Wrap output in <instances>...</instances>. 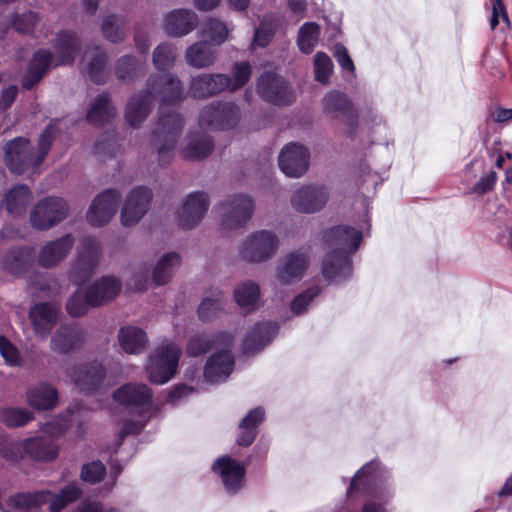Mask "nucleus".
Instances as JSON below:
<instances>
[{
  "label": "nucleus",
  "mask_w": 512,
  "mask_h": 512,
  "mask_svg": "<svg viewBox=\"0 0 512 512\" xmlns=\"http://www.w3.org/2000/svg\"><path fill=\"white\" fill-rule=\"evenodd\" d=\"M142 429V426L138 422L134 421H126L119 432V443L118 445H121L123 439L131 434H138Z\"/></svg>",
  "instance_id": "774afa93"
},
{
  "label": "nucleus",
  "mask_w": 512,
  "mask_h": 512,
  "mask_svg": "<svg viewBox=\"0 0 512 512\" xmlns=\"http://www.w3.org/2000/svg\"><path fill=\"white\" fill-rule=\"evenodd\" d=\"M224 294L218 288L205 291L204 297L198 306V317L203 322L216 318L224 310Z\"/></svg>",
  "instance_id": "f704fd0d"
},
{
  "label": "nucleus",
  "mask_w": 512,
  "mask_h": 512,
  "mask_svg": "<svg viewBox=\"0 0 512 512\" xmlns=\"http://www.w3.org/2000/svg\"><path fill=\"white\" fill-rule=\"evenodd\" d=\"M23 451L35 461H51L57 456V447L50 437L28 438L22 443Z\"/></svg>",
  "instance_id": "473e14b6"
},
{
  "label": "nucleus",
  "mask_w": 512,
  "mask_h": 512,
  "mask_svg": "<svg viewBox=\"0 0 512 512\" xmlns=\"http://www.w3.org/2000/svg\"><path fill=\"white\" fill-rule=\"evenodd\" d=\"M141 69L139 59L133 55H124L115 63V75L117 79L125 84L134 82Z\"/></svg>",
  "instance_id": "a18cd8bd"
},
{
  "label": "nucleus",
  "mask_w": 512,
  "mask_h": 512,
  "mask_svg": "<svg viewBox=\"0 0 512 512\" xmlns=\"http://www.w3.org/2000/svg\"><path fill=\"white\" fill-rule=\"evenodd\" d=\"M60 306L56 303L40 302L29 311V319L35 334L45 337L56 325Z\"/></svg>",
  "instance_id": "412c9836"
},
{
  "label": "nucleus",
  "mask_w": 512,
  "mask_h": 512,
  "mask_svg": "<svg viewBox=\"0 0 512 512\" xmlns=\"http://www.w3.org/2000/svg\"><path fill=\"white\" fill-rule=\"evenodd\" d=\"M106 473V468L101 461H93L83 465L81 478L90 483H98Z\"/></svg>",
  "instance_id": "052dcab7"
},
{
  "label": "nucleus",
  "mask_w": 512,
  "mask_h": 512,
  "mask_svg": "<svg viewBox=\"0 0 512 512\" xmlns=\"http://www.w3.org/2000/svg\"><path fill=\"white\" fill-rule=\"evenodd\" d=\"M67 376L81 391L91 393L102 384L105 369L101 363L93 361L69 368L67 370Z\"/></svg>",
  "instance_id": "2eb2a0df"
},
{
  "label": "nucleus",
  "mask_w": 512,
  "mask_h": 512,
  "mask_svg": "<svg viewBox=\"0 0 512 512\" xmlns=\"http://www.w3.org/2000/svg\"><path fill=\"white\" fill-rule=\"evenodd\" d=\"M198 15L189 9H175L166 14L163 28L170 37H183L198 25Z\"/></svg>",
  "instance_id": "4be33fe9"
},
{
  "label": "nucleus",
  "mask_w": 512,
  "mask_h": 512,
  "mask_svg": "<svg viewBox=\"0 0 512 512\" xmlns=\"http://www.w3.org/2000/svg\"><path fill=\"white\" fill-rule=\"evenodd\" d=\"M38 19L39 17L36 12L27 11L23 14H16L13 18L12 25L17 32L29 34L34 30Z\"/></svg>",
  "instance_id": "6e6d98bb"
},
{
  "label": "nucleus",
  "mask_w": 512,
  "mask_h": 512,
  "mask_svg": "<svg viewBox=\"0 0 512 512\" xmlns=\"http://www.w3.org/2000/svg\"><path fill=\"white\" fill-rule=\"evenodd\" d=\"M215 45L202 40L189 46L185 52V59L188 65L201 69L214 64L217 50Z\"/></svg>",
  "instance_id": "72a5a7b5"
},
{
  "label": "nucleus",
  "mask_w": 512,
  "mask_h": 512,
  "mask_svg": "<svg viewBox=\"0 0 512 512\" xmlns=\"http://www.w3.org/2000/svg\"><path fill=\"white\" fill-rule=\"evenodd\" d=\"M74 245V238L66 234L48 242L41 248L38 255V263L41 267L51 268L64 260Z\"/></svg>",
  "instance_id": "b1692460"
},
{
  "label": "nucleus",
  "mask_w": 512,
  "mask_h": 512,
  "mask_svg": "<svg viewBox=\"0 0 512 512\" xmlns=\"http://www.w3.org/2000/svg\"><path fill=\"white\" fill-rule=\"evenodd\" d=\"M496 173L491 171L486 176L482 177L472 188V191L477 194H485L491 191L496 183Z\"/></svg>",
  "instance_id": "0e129e2a"
},
{
  "label": "nucleus",
  "mask_w": 512,
  "mask_h": 512,
  "mask_svg": "<svg viewBox=\"0 0 512 512\" xmlns=\"http://www.w3.org/2000/svg\"><path fill=\"white\" fill-rule=\"evenodd\" d=\"M115 145V140H113L112 143L110 139L106 140V138H101L95 143L94 151L96 154L112 157L115 155Z\"/></svg>",
  "instance_id": "338daca9"
},
{
  "label": "nucleus",
  "mask_w": 512,
  "mask_h": 512,
  "mask_svg": "<svg viewBox=\"0 0 512 512\" xmlns=\"http://www.w3.org/2000/svg\"><path fill=\"white\" fill-rule=\"evenodd\" d=\"M234 357L230 350L223 349L213 354L204 367V377L210 383L225 381L234 367Z\"/></svg>",
  "instance_id": "393cba45"
},
{
  "label": "nucleus",
  "mask_w": 512,
  "mask_h": 512,
  "mask_svg": "<svg viewBox=\"0 0 512 512\" xmlns=\"http://www.w3.org/2000/svg\"><path fill=\"white\" fill-rule=\"evenodd\" d=\"M276 25L268 19L261 20L254 33V43L259 47H266L274 36Z\"/></svg>",
  "instance_id": "13d9d810"
},
{
  "label": "nucleus",
  "mask_w": 512,
  "mask_h": 512,
  "mask_svg": "<svg viewBox=\"0 0 512 512\" xmlns=\"http://www.w3.org/2000/svg\"><path fill=\"white\" fill-rule=\"evenodd\" d=\"M53 47L58 58L56 65H71L81 51L82 43L75 32L61 30L54 39Z\"/></svg>",
  "instance_id": "a878e982"
},
{
  "label": "nucleus",
  "mask_w": 512,
  "mask_h": 512,
  "mask_svg": "<svg viewBox=\"0 0 512 512\" xmlns=\"http://www.w3.org/2000/svg\"><path fill=\"white\" fill-rule=\"evenodd\" d=\"M334 57L336 58L338 64L349 72H354L355 66L350 58L347 49L342 44L335 45Z\"/></svg>",
  "instance_id": "e2e57ef3"
},
{
  "label": "nucleus",
  "mask_w": 512,
  "mask_h": 512,
  "mask_svg": "<svg viewBox=\"0 0 512 512\" xmlns=\"http://www.w3.org/2000/svg\"><path fill=\"white\" fill-rule=\"evenodd\" d=\"M127 20L122 15H107L101 25L104 38L114 44L124 41L126 36Z\"/></svg>",
  "instance_id": "79ce46f5"
},
{
  "label": "nucleus",
  "mask_w": 512,
  "mask_h": 512,
  "mask_svg": "<svg viewBox=\"0 0 512 512\" xmlns=\"http://www.w3.org/2000/svg\"><path fill=\"white\" fill-rule=\"evenodd\" d=\"M115 113L109 94L103 93L95 98L87 113V121L93 125L102 126L110 122Z\"/></svg>",
  "instance_id": "ea45409f"
},
{
  "label": "nucleus",
  "mask_w": 512,
  "mask_h": 512,
  "mask_svg": "<svg viewBox=\"0 0 512 512\" xmlns=\"http://www.w3.org/2000/svg\"><path fill=\"white\" fill-rule=\"evenodd\" d=\"M328 199L327 190L322 186H303L291 198L292 206L302 213H315L321 210Z\"/></svg>",
  "instance_id": "6ab92c4d"
},
{
  "label": "nucleus",
  "mask_w": 512,
  "mask_h": 512,
  "mask_svg": "<svg viewBox=\"0 0 512 512\" xmlns=\"http://www.w3.org/2000/svg\"><path fill=\"white\" fill-rule=\"evenodd\" d=\"M31 251L27 247H15L8 250L2 258V267L10 274H22L30 267Z\"/></svg>",
  "instance_id": "4c0bfd02"
},
{
  "label": "nucleus",
  "mask_w": 512,
  "mask_h": 512,
  "mask_svg": "<svg viewBox=\"0 0 512 512\" xmlns=\"http://www.w3.org/2000/svg\"><path fill=\"white\" fill-rule=\"evenodd\" d=\"M152 191L147 187H137L127 196L121 211V223L125 227L136 225L148 211Z\"/></svg>",
  "instance_id": "ddd939ff"
},
{
  "label": "nucleus",
  "mask_w": 512,
  "mask_h": 512,
  "mask_svg": "<svg viewBox=\"0 0 512 512\" xmlns=\"http://www.w3.org/2000/svg\"><path fill=\"white\" fill-rule=\"evenodd\" d=\"M323 237L330 249L322 262L324 278L336 283L348 279L352 272L351 255L360 246L362 233L349 226H336L325 231Z\"/></svg>",
  "instance_id": "f03ea898"
},
{
  "label": "nucleus",
  "mask_w": 512,
  "mask_h": 512,
  "mask_svg": "<svg viewBox=\"0 0 512 512\" xmlns=\"http://www.w3.org/2000/svg\"><path fill=\"white\" fill-rule=\"evenodd\" d=\"M121 282L113 276H103L87 289L89 300L95 307L112 301L121 290Z\"/></svg>",
  "instance_id": "c756f323"
},
{
  "label": "nucleus",
  "mask_w": 512,
  "mask_h": 512,
  "mask_svg": "<svg viewBox=\"0 0 512 512\" xmlns=\"http://www.w3.org/2000/svg\"><path fill=\"white\" fill-rule=\"evenodd\" d=\"M86 340L85 330L77 325H62L51 337L50 348L59 354H69L79 349Z\"/></svg>",
  "instance_id": "f3484780"
},
{
  "label": "nucleus",
  "mask_w": 512,
  "mask_h": 512,
  "mask_svg": "<svg viewBox=\"0 0 512 512\" xmlns=\"http://www.w3.org/2000/svg\"><path fill=\"white\" fill-rule=\"evenodd\" d=\"M91 307L92 302L89 300V293L77 290L73 293L67 301L66 310L72 317H80L85 315Z\"/></svg>",
  "instance_id": "864d4df0"
},
{
  "label": "nucleus",
  "mask_w": 512,
  "mask_h": 512,
  "mask_svg": "<svg viewBox=\"0 0 512 512\" xmlns=\"http://www.w3.org/2000/svg\"><path fill=\"white\" fill-rule=\"evenodd\" d=\"M181 258L179 254L170 252L165 254L157 262L153 270V281L156 285L168 283L177 267L180 265Z\"/></svg>",
  "instance_id": "37998d69"
},
{
  "label": "nucleus",
  "mask_w": 512,
  "mask_h": 512,
  "mask_svg": "<svg viewBox=\"0 0 512 512\" xmlns=\"http://www.w3.org/2000/svg\"><path fill=\"white\" fill-rule=\"evenodd\" d=\"M83 252L73 266L72 274L75 280L85 281L94 272L100 254V243L96 238L87 236L82 240Z\"/></svg>",
  "instance_id": "aec40b11"
},
{
  "label": "nucleus",
  "mask_w": 512,
  "mask_h": 512,
  "mask_svg": "<svg viewBox=\"0 0 512 512\" xmlns=\"http://www.w3.org/2000/svg\"><path fill=\"white\" fill-rule=\"evenodd\" d=\"M214 472L221 475L223 485L228 493L235 494L242 485L245 468L230 457L218 458L212 466Z\"/></svg>",
  "instance_id": "5701e85b"
},
{
  "label": "nucleus",
  "mask_w": 512,
  "mask_h": 512,
  "mask_svg": "<svg viewBox=\"0 0 512 512\" xmlns=\"http://www.w3.org/2000/svg\"><path fill=\"white\" fill-rule=\"evenodd\" d=\"M227 36V26L215 18L207 19L201 28V37L203 40L215 46H219L224 43Z\"/></svg>",
  "instance_id": "09e8293b"
},
{
  "label": "nucleus",
  "mask_w": 512,
  "mask_h": 512,
  "mask_svg": "<svg viewBox=\"0 0 512 512\" xmlns=\"http://www.w3.org/2000/svg\"><path fill=\"white\" fill-rule=\"evenodd\" d=\"M315 79L321 83H327L333 70V62L330 57L323 52H318L314 56Z\"/></svg>",
  "instance_id": "5fc2aeb1"
},
{
  "label": "nucleus",
  "mask_w": 512,
  "mask_h": 512,
  "mask_svg": "<svg viewBox=\"0 0 512 512\" xmlns=\"http://www.w3.org/2000/svg\"><path fill=\"white\" fill-rule=\"evenodd\" d=\"M213 147L214 143L209 135L204 133L190 134L188 143L183 148L181 154L188 160H201L210 155Z\"/></svg>",
  "instance_id": "58836bf2"
},
{
  "label": "nucleus",
  "mask_w": 512,
  "mask_h": 512,
  "mask_svg": "<svg viewBox=\"0 0 512 512\" xmlns=\"http://www.w3.org/2000/svg\"><path fill=\"white\" fill-rule=\"evenodd\" d=\"M310 257L307 251L296 250L286 254L276 269V279L280 284H291L302 278L307 270Z\"/></svg>",
  "instance_id": "dca6fc26"
},
{
  "label": "nucleus",
  "mask_w": 512,
  "mask_h": 512,
  "mask_svg": "<svg viewBox=\"0 0 512 512\" xmlns=\"http://www.w3.org/2000/svg\"><path fill=\"white\" fill-rule=\"evenodd\" d=\"M121 194L115 189H106L96 196L86 214L87 221L95 227L106 225L115 215Z\"/></svg>",
  "instance_id": "9d476101"
},
{
  "label": "nucleus",
  "mask_w": 512,
  "mask_h": 512,
  "mask_svg": "<svg viewBox=\"0 0 512 512\" xmlns=\"http://www.w3.org/2000/svg\"><path fill=\"white\" fill-rule=\"evenodd\" d=\"M256 91L259 97L273 105H290L294 94L287 81L273 72L263 73L257 80Z\"/></svg>",
  "instance_id": "6e6552de"
},
{
  "label": "nucleus",
  "mask_w": 512,
  "mask_h": 512,
  "mask_svg": "<svg viewBox=\"0 0 512 512\" xmlns=\"http://www.w3.org/2000/svg\"><path fill=\"white\" fill-rule=\"evenodd\" d=\"M320 288L313 286L297 295L291 302V311L295 314H301L306 311L310 302L320 294Z\"/></svg>",
  "instance_id": "bf43d9fd"
},
{
  "label": "nucleus",
  "mask_w": 512,
  "mask_h": 512,
  "mask_svg": "<svg viewBox=\"0 0 512 512\" xmlns=\"http://www.w3.org/2000/svg\"><path fill=\"white\" fill-rule=\"evenodd\" d=\"M252 67L247 61L237 62L233 66V81L230 86L232 91L243 87L250 79Z\"/></svg>",
  "instance_id": "4d7b16f0"
},
{
  "label": "nucleus",
  "mask_w": 512,
  "mask_h": 512,
  "mask_svg": "<svg viewBox=\"0 0 512 512\" xmlns=\"http://www.w3.org/2000/svg\"><path fill=\"white\" fill-rule=\"evenodd\" d=\"M53 61V54L48 49H39L30 60L28 70L22 79V87L32 89L45 75Z\"/></svg>",
  "instance_id": "c85d7f7f"
},
{
  "label": "nucleus",
  "mask_w": 512,
  "mask_h": 512,
  "mask_svg": "<svg viewBox=\"0 0 512 512\" xmlns=\"http://www.w3.org/2000/svg\"><path fill=\"white\" fill-rule=\"evenodd\" d=\"M81 496V490L76 485L70 484L63 487L58 494L52 495L49 502L51 512H60L69 503L76 501Z\"/></svg>",
  "instance_id": "3c124183"
},
{
  "label": "nucleus",
  "mask_w": 512,
  "mask_h": 512,
  "mask_svg": "<svg viewBox=\"0 0 512 512\" xmlns=\"http://www.w3.org/2000/svg\"><path fill=\"white\" fill-rule=\"evenodd\" d=\"M240 120V108L232 102L214 101L200 111L198 124L211 130H229Z\"/></svg>",
  "instance_id": "39448f33"
},
{
  "label": "nucleus",
  "mask_w": 512,
  "mask_h": 512,
  "mask_svg": "<svg viewBox=\"0 0 512 512\" xmlns=\"http://www.w3.org/2000/svg\"><path fill=\"white\" fill-rule=\"evenodd\" d=\"M259 296V285L250 280L240 283L234 289V299L236 303L247 311L256 309Z\"/></svg>",
  "instance_id": "c03bdc74"
},
{
  "label": "nucleus",
  "mask_w": 512,
  "mask_h": 512,
  "mask_svg": "<svg viewBox=\"0 0 512 512\" xmlns=\"http://www.w3.org/2000/svg\"><path fill=\"white\" fill-rule=\"evenodd\" d=\"M180 352V348L172 343L158 347L146 367L149 381L154 384L168 382L176 373Z\"/></svg>",
  "instance_id": "20e7f679"
},
{
  "label": "nucleus",
  "mask_w": 512,
  "mask_h": 512,
  "mask_svg": "<svg viewBox=\"0 0 512 512\" xmlns=\"http://www.w3.org/2000/svg\"><path fill=\"white\" fill-rule=\"evenodd\" d=\"M323 109L332 118H345L349 129L347 134L352 137L358 125V113L351 100L343 93L330 91L323 98Z\"/></svg>",
  "instance_id": "4468645a"
},
{
  "label": "nucleus",
  "mask_w": 512,
  "mask_h": 512,
  "mask_svg": "<svg viewBox=\"0 0 512 512\" xmlns=\"http://www.w3.org/2000/svg\"><path fill=\"white\" fill-rule=\"evenodd\" d=\"M278 326L272 322H259L248 332L243 340L244 354H254L266 346L276 335Z\"/></svg>",
  "instance_id": "bb28decb"
},
{
  "label": "nucleus",
  "mask_w": 512,
  "mask_h": 512,
  "mask_svg": "<svg viewBox=\"0 0 512 512\" xmlns=\"http://www.w3.org/2000/svg\"><path fill=\"white\" fill-rule=\"evenodd\" d=\"M278 249L277 236L267 230H260L250 235L243 243L240 255L251 263H260L271 258Z\"/></svg>",
  "instance_id": "1a4fd4ad"
},
{
  "label": "nucleus",
  "mask_w": 512,
  "mask_h": 512,
  "mask_svg": "<svg viewBox=\"0 0 512 512\" xmlns=\"http://www.w3.org/2000/svg\"><path fill=\"white\" fill-rule=\"evenodd\" d=\"M107 62L106 52L99 46L93 47L91 58L85 67V71L93 83L98 85L106 83L108 77Z\"/></svg>",
  "instance_id": "a19ab883"
},
{
  "label": "nucleus",
  "mask_w": 512,
  "mask_h": 512,
  "mask_svg": "<svg viewBox=\"0 0 512 512\" xmlns=\"http://www.w3.org/2000/svg\"><path fill=\"white\" fill-rule=\"evenodd\" d=\"M156 97L161 102L159 119L152 131V143L157 149L159 165L165 167L173 158V151L184 124L178 112H165L166 107L184 100L183 86L178 77L173 74L151 75L147 79L146 88L129 99L125 118L131 127L138 128L150 114Z\"/></svg>",
  "instance_id": "f257e3e1"
},
{
  "label": "nucleus",
  "mask_w": 512,
  "mask_h": 512,
  "mask_svg": "<svg viewBox=\"0 0 512 512\" xmlns=\"http://www.w3.org/2000/svg\"><path fill=\"white\" fill-rule=\"evenodd\" d=\"M118 340L122 349L129 354L142 353L148 343L145 331L135 326L122 327L118 333Z\"/></svg>",
  "instance_id": "c9c22d12"
},
{
  "label": "nucleus",
  "mask_w": 512,
  "mask_h": 512,
  "mask_svg": "<svg viewBox=\"0 0 512 512\" xmlns=\"http://www.w3.org/2000/svg\"><path fill=\"white\" fill-rule=\"evenodd\" d=\"M32 199V193L27 185H17L6 195V209L10 214L17 215L25 210Z\"/></svg>",
  "instance_id": "49530a36"
},
{
  "label": "nucleus",
  "mask_w": 512,
  "mask_h": 512,
  "mask_svg": "<svg viewBox=\"0 0 512 512\" xmlns=\"http://www.w3.org/2000/svg\"><path fill=\"white\" fill-rule=\"evenodd\" d=\"M210 205L207 193L196 191L190 193L178 211V224L183 229H192L204 218Z\"/></svg>",
  "instance_id": "f8f14e48"
},
{
  "label": "nucleus",
  "mask_w": 512,
  "mask_h": 512,
  "mask_svg": "<svg viewBox=\"0 0 512 512\" xmlns=\"http://www.w3.org/2000/svg\"><path fill=\"white\" fill-rule=\"evenodd\" d=\"M231 77L226 74H199L193 77L189 86L192 97L205 99L217 95L230 86Z\"/></svg>",
  "instance_id": "a211bd4d"
},
{
  "label": "nucleus",
  "mask_w": 512,
  "mask_h": 512,
  "mask_svg": "<svg viewBox=\"0 0 512 512\" xmlns=\"http://www.w3.org/2000/svg\"><path fill=\"white\" fill-rule=\"evenodd\" d=\"M309 150L298 143L291 142L285 145L278 157L281 171L288 177H300L309 167Z\"/></svg>",
  "instance_id": "9b49d317"
},
{
  "label": "nucleus",
  "mask_w": 512,
  "mask_h": 512,
  "mask_svg": "<svg viewBox=\"0 0 512 512\" xmlns=\"http://www.w3.org/2000/svg\"><path fill=\"white\" fill-rule=\"evenodd\" d=\"M67 202L56 196L39 200L30 212V223L37 230H49L63 221L68 214Z\"/></svg>",
  "instance_id": "0eeeda50"
},
{
  "label": "nucleus",
  "mask_w": 512,
  "mask_h": 512,
  "mask_svg": "<svg viewBox=\"0 0 512 512\" xmlns=\"http://www.w3.org/2000/svg\"><path fill=\"white\" fill-rule=\"evenodd\" d=\"M221 229L231 231L244 227L251 219L254 212V202L246 194L229 196L220 203Z\"/></svg>",
  "instance_id": "423d86ee"
},
{
  "label": "nucleus",
  "mask_w": 512,
  "mask_h": 512,
  "mask_svg": "<svg viewBox=\"0 0 512 512\" xmlns=\"http://www.w3.org/2000/svg\"><path fill=\"white\" fill-rule=\"evenodd\" d=\"M26 401L36 410H50L58 402V391L54 386L42 382L27 389Z\"/></svg>",
  "instance_id": "2f4dec72"
},
{
  "label": "nucleus",
  "mask_w": 512,
  "mask_h": 512,
  "mask_svg": "<svg viewBox=\"0 0 512 512\" xmlns=\"http://www.w3.org/2000/svg\"><path fill=\"white\" fill-rule=\"evenodd\" d=\"M265 412L261 407L249 411L239 424L241 433L237 437L239 446H250L257 436V427L264 420Z\"/></svg>",
  "instance_id": "e433bc0d"
},
{
  "label": "nucleus",
  "mask_w": 512,
  "mask_h": 512,
  "mask_svg": "<svg viewBox=\"0 0 512 512\" xmlns=\"http://www.w3.org/2000/svg\"><path fill=\"white\" fill-rule=\"evenodd\" d=\"M0 354L11 365H19L21 362L19 351L4 335H0Z\"/></svg>",
  "instance_id": "680f3d73"
},
{
  "label": "nucleus",
  "mask_w": 512,
  "mask_h": 512,
  "mask_svg": "<svg viewBox=\"0 0 512 512\" xmlns=\"http://www.w3.org/2000/svg\"><path fill=\"white\" fill-rule=\"evenodd\" d=\"M234 337L228 332H219L213 336L208 334H198L191 337L187 343V353L192 357H197L208 352L211 348L220 345L230 346Z\"/></svg>",
  "instance_id": "7c9ffc66"
},
{
  "label": "nucleus",
  "mask_w": 512,
  "mask_h": 512,
  "mask_svg": "<svg viewBox=\"0 0 512 512\" xmlns=\"http://www.w3.org/2000/svg\"><path fill=\"white\" fill-rule=\"evenodd\" d=\"M59 120L50 121L41 133L36 153L30 141L24 137H16L4 146V160L7 168L14 174H23L30 167L38 168L45 160L50 147L58 134Z\"/></svg>",
  "instance_id": "7ed1b4c3"
},
{
  "label": "nucleus",
  "mask_w": 512,
  "mask_h": 512,
  "mask_svg": "<svg viewBox=\"0 0 512 512\" xmlns=\"http://www.w3.org/2000/svg\"><path fill=\"white\" fill-rule=\"evenodd\" d=\"M113 398L128 407H145L151 402L152 391L145 384L127 383L114 392Z\"/></svg>",
  "instance_id": "cd10ccee"
},
{
  "label": "nucleus",
  "mask_w": 512,
  "mask_h": 512,
  "mask_svg": "<svg viewBox=\"0 0 512 512\" xmlns=\"http://www.w3.org/2000/svg\"><path fill=\"white\" fill-rule=\"evenodd\" d=\"M17 94L18 88L15 85L3 89L0 95V109L7 110L16 99Z\"/></svg>",
  "instance_id": "69168bd1"
},
{
  "label": "nucleus",
  "mask_w": 512,
  "mask_h": 512,
  "mask_svg": "<svg viewBox=\"0 0 512 512\" xmlns=\"http://www.w3.org/2000/svg\"><path fill=\"white\" fill-rule=\"evenodd\" d=\"M176 48L170 43H161L153 51V64L157 70L170 69L175 62Z\"/></svg>",
  "instance_id": "603ef678"
},
{
  "label": "nucleus",
  "mask_w": 512,
  "mask_h": 512,
  "mask_svg": "<svg viewBox=\"0 0 512 512\" xmlns=\"http://www.w3.org/2000/svg\"><path fill=\"white\" fill-rule=\"evenodd\" d=\"M33 419V412L26 408L5 407L0 410V422L8 428L25 426Z\"/></svg>",
  "instance_id": "de8ad7c7"
},
{
  "label": "nucleus",
  "mask_w": 512,
  "mask_h": 512,
  "mask_svg": "<svg viewBox=\"0 0 512 512\" xmlns=\"http://www.w3.org/2000/svg\"><path fill=\"white\" fill-rule=\"evenodd\" d=\"M320 27L315 22L304 23L298 32V47L301 52L309 54L318 43Z\"/></svg>",
  "instance_id": "8fccbe9b"
}]
</instances>
